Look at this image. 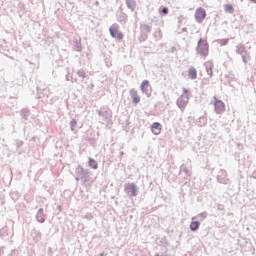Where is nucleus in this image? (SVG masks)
<instances>
[{
	"mask_svg": "<svg viewBox=\"0 0 256 256\" xmlns=\"http://www.w3.org/2000/svg\"><path fill=\"white\" fill-rule=\"evenodd\" d=\"M89 166L92 169H97V167H98L97 161H95V159H93V158H90L89 159Z\"/></svg>",
	"mask_w": 256,
	"mask_h": 256,
	"instance_id": "16",
	"label": "nucleus"
},
{
	"mask_svg": "<svg viewBox=\"0 0 256 256\" xmlns=\"http://www.w3.org/2000/svg\"><path fill=\"white\" fill-rule=\"evenodd\" d=\"M214 102V109L216 111V113L221 114V113H225V102L217 99V97L214 96L213 98Z\"/></svg>",
	"mask_w": 256,
	"mask_h": 256,
	"instance_id": "3",
	"label": "nucleus"
},
{
	"mask_svg": "<svg viewBox=\"0 0 256 256\" xmlns=\"http://www.w3.org/2000/svg\"><path fill=\"white\" fill-rule=\"evenodd\" d=\"M130 95L132 97V103L137 105L141 101V97L137 94L136 90H130Z\"/></svg>",
	"mask_w": 256,
	"mask_h": 256,
	"instance_id": "9",
	"label": "nucleus"
},
{
	"mask_svg": "<svg viewBox=\"0 0 256 256\" xmlns=\"http://www.w3.org/2000/svg\"><path fill=\"white\" fill-rule=\"evenodd\" d=\"M252 1V3H256V0H251Z\"/></svg>",
	"mask_w": 256,
	"mask_h": 256,
	"instance_id": "20",
	"label": "nucleus"
},
{
	"mask_svg": "<svg viewBox=\"0 0 256 256\" xmlns=\"http://www.w3.org/2000/svg\"><path fill=\"white\" fill-rule=\"evenodd\" d=\"M125 191L131 193L133 197H137V186L135 185V183L126 184Z\"/></svg>",
	"mask_w": 256,
	"mask_h": 256,
	"instance_id": "7",
	"label": "nucleus"
},
{
	"mask_svg": "<svg viewBox=\"0 0 256 256\" xmlns=\"http://www.w3.org/2000/svg\"><path fill=\"white\" fill-rule=\"evenodd\" d=\"M162 126L159 122H154L151 126V132L153 135H161Z\"/></svg>",
	"mask_w": 256,
	"mask_h": 256,
	"instance_id": "8",
	"label": "nucleus"
},
{
	"mask_svg": "<svg viewBox=\"0 0 256 256\" xmlns=\"http://www.w3.org/2000/svg\"><path fill=\"white\" fill-rule=\"evenodd\" d=\"M224 11H226V13H233L235 9L233 8V5L226 4L224 5Z\"/></svg>",
	"mask_w": 256,
	"mask_h": 256,
	"instance_id": "14",
	"label": "nucleus"
},
{
	"mask_svg": "<svg viewBox=\"0 0 256 256\" xmlns=\"http://www.w3.org/2000/svg\"><path fill=\"white\" fill-rule=\"evenodd\" d=\"M38 221L40 223H45V217H43V209L39 210V213L37 215Z\"/></svg>",
	"mask_w": 256,
	"mask_h": 256,
	"instance_id": "15",
	"label": "nucleus"
},
{
	"mask_svg": "<svg viewBox=\"0 0 256 256\" xmlns=\"http://www.w3.org/2000/svg\"><path fill=\"white\" fill-rule=\"evenodd\" d=\"M183 93H184L185 95H187V94L189 93V90H188L187 88H184V89H183Z\"/></svg>",
	"mask_w": 256,
	"mask_h": 256,
	"instance_id": "19",
	"label": "nucleus"
},
{
	"mask_svg": "<svg viewBox=\"0 0 256 256\" xmlns=\"http://www.w3.org/2000/svg\"><path fill=\"white\" fill-rule=\"evenodd\" d=\"M187 103H189L188 95H182L177 100V105L180 109H185L187 107Z\"/></svg>",
	"mask_w": 256,
	"mask_h": 256,
	"instance_id": "6",
	"label": "nucleus"
},
{
	"mask_svg": "<svg viewBox=\"0 0 256 256\" xmlns=\"http://www.w3.org/2000/svg\"><path fill=\"white\" fill-rule=\"evenodd\" d=\"M197 53L202 57H207L209 55V43L207 40L200 38L197 45Z\"/></svg>",
	"mask_w": 256,
	"mask_h": 256,
	"instance_id": "1",
	"label": "nucleus"
},
{
	"mask_svg": "<svg viewBox=\"0 0 256 256\" xmlns=\"http://www.w3.org/2000/svg\"><path fill=\"white\" fill-rule=\"evenodd\" d=\"M140 89L147 97H151V84H149V80H144L141 83Z\"/></svg>",
	"mask_w": 256,
	"mask_h": 256,
	"instance_id": "5",
	"label": "nucleus"
},
{
	"mask_svg": "<svg viewBox=\"0 0 256 256\" xmlns=\"http://www.w3.org/2000/svg\"><path fill=\"white\" fill-rule=\"evenodd\" d=\"M191 231H197L199 229V221H192L190 224Z\"/></svg>",
	"mask_w": 256,
	"mask_h": 256,
	"instance_id": "13",
	"label": "nucleus"
},
{
	"mask_svg": "<svg viewBox=\"0 0 256 256\" xmlns=\"http://www.w3.org/2000/svg\"><path fill=\"white\" fill-rule=\"evenodd\" d=\"M76 173L78 174L76 181H79V179H83V176L85 175V170H83V168H77Z\"/></svg>",
	"mask_w": 256,
	"mask_h": 256,
	"instance_id": "12",
	"label": "nucleus"
},
{
	"mask_svg": "<svg viewBox=\"0 0 256 256\" xmlns=\"http://www.w3.org/2000/svg\"><path fill=\"white\" fill-rule=\"evenodd\" d=\"M205 17H207V11H205V8H197L195 11V20L197 23H203V21H205Z\"/></svg>",
	"mask_w": 256,
	"mask_h": 256,
	"instance_id": "2",
	"label": "nucleus"
},
{
	"mask_svg": "<svg viewBox=\"0 0 256 256\" xmlns=\"http://www.w3.org/2000/svg\"><path fill=\"white\" fill-rule=\"evenodd\" d=\"M188 77L190 78V79H197V69H195V68H190L189 70H188Z\"/></svg>",
	"mask_w": 256,
	"mask_h": 256,
	"instance_id": "11",
	"label": "nucleus"
},
{
	"mask_svg": "<svg viewBox=\"0 0 256 256\" xmlns=\"http://www.w3.org/2000/svg\"><path fill=\"white\" fill-rule=\"evenodd\" d=\"M227 43H229V40L227 39L220 40V45H227Z\"/></svg>",
	"mask_w": 256,
	"mask_h": 256,
	"instance_id": "17",
	"label": "nucleus"
},
{
	"mask_svg": "<svg viewBox=\"0 0 256 256\" xmlns=\"http://www.w3.org/2000/svg\"><path fill=\"white\" fill-rule=\"evenodd\" d=\"M162 13H164V15H167V13H169V9L168 8H163Z\"/></svg>",
	"mask_w": 256,
	"mask_h": 256,
	"instance_id": "18",
	"label": "nucleus"
},
{
	"mask_svg": "<svg viewBox=\"0 0 256 256\" xmlns=\"http://www.w3.org/2000/svg\"><path fill=\"white\" fill-rule=\"evenodd\" d=\"M111 37L114 39H118V41H121L123 39V33L119 31V26L113 25L109 29Z\"/></svg>",
	"mask_w": 256,
	"mask_h": 256,
	"instance_id": "4",
	"label": "nucleus"
},
{
	"mask_svg": "<svg viewBox=\"0 0 256 256\" xmlns=\"http://www.w3.org/2000/svg\"><path fill=\"white\" fill-rule=\"evenodd\" d=\"M213 69H215L213 62H207L206 71H207V74L209 75V77H213Z\"/></svg>",
	"mask_w": 256,
	"mask_h": 256,
	"instance_id": "10",
	"label": "nucleus"
}]
</instances>
